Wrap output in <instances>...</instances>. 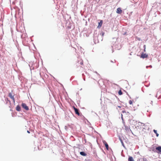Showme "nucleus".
Instances as JSON below:
<instances>
[{
    "label": "nucleus",
    "instance_id": "21",
    "mask_svg": "<svg viewBox=\"0 0 161 161\" xmlns=\"http://www.w3.org/2000/svg\"><path fill=\"white\" fill-rule=\"evenodd\" d=\"M131 161H134L132 157H131Z\"/></svg>",
    "mask_w": 161,
    "mask_h": 161
},
{
    "label": "nucleus",
    "instance_id": "24",
    "mask_svg": "<svg viewBox=\"0 0 161 161\" xmlns=\"http://www.w3.org/2000/svg\"><path fill=\"white\" fill-rule=\"evenodd\" d=\"M27 132L28 133H30V131H29V130H27Z\"/></svg>",
    "mask_w": 161,
    "mask_h": 161
},
{
    "label": "nucleus",
    "instance_id": "4",
    "mask_svg": "<svg viewBox=\"0 0 161 161\" xmlns=\"http://www.w3.org/2000/svg\"><path fill=\"white\" fill-rule=\"evenodd\" d=\"M22 107L25 109L26 110H28L29 109L28 107L27 106L26 104L25 103H22L21 104Z\"/></svg>",
    "mask_w": 161,
    "mask_h": 161
},
{
    "label": "nucleus",
    "instance_id": "25",
    "mask_svg": "<svg viewBox=\"0 0 161 161\" xmlns=\"http://www.w3.org/2000/svg\"><path fill=\"white\" fill-rule=\"evenodd\" d=\"M137 39H138V40H139V41L140 40V39L139 38H138Z\"/></svg>",
    "mask_w": 161,
    "mask_h": 161
},
{
    "label": "nucleus",
    "instance_id": "18",
    "mask_svg": "<svg viewBox=\"0 0 161 161\" xmlns=\"http://www.w3.org/2000/svg\"><path fill=\"white\" fill-rule=\"evenodd\" d=\"M128 161H131V157H129L128 158Z\"/></svg>",
    "mask_w": 161,
    "mask_h": 161
},
{
    "label": "nucleus",
    "instance_id": "20",
    "mask_svg": "<svg viewBox=\"0 0 161 161\" xmlns=\"http://www.w3.org/2000/svg\"><path fill=\"white\" fill-rule=\"evenodd\" d=\"M161 98V95H160L159 97H158V99H160Z\"/></svg>",
    "mask_w": 161,
    "mask_h": 161
},
{
    "label": "nucleus",
    "instance_id": "29",
    "mask_svg": "<svg viewBox=\"0 0 161 161\" xmlns=\"http://www.w3.org/2000/svg\"><path fill=\"white\" fill-rule=\"evenodd\" d=\"M150 115H148V116L149 117H150Z\"/></svg>",
    "mask_w": 161,
    "mask_h": 161
},
{
    "label": "nucleus",
    "instance_id": "32",
    "mask_svg": "<svg viewBox=\"0 0 161 161\" xmlns=\"http://www.w3.org/2000/svg\"><path fill=\"white\" fill-rule=\"evenodd\" d=\"M10 103V101L9 100H8Z\"/></svg>",
    "mask_w": 161,
    "mask_h": 161
},
{
    "label": "nucleus",
    "instance_id": "2",
    "mask_svg": "<svg viewBox=\"0 0 161 161\" xmlns=\"http://www.w3.org/2000/svg\"><path fill=\"white\" fill-rule=\"evenodd\" d=\"M148 55L146 53H141V54L140 56V58L143 59L147 58Z\"/></svg>",
    "mask_w": 161,
    "mask_h": 161
},
{
    "label": "nucleus",
    "instance_id": "1",
    "mask_svg": "<svg viewBox=\"0 0 161 161\" xmlns=\"http://www.w3.org/2000/svg\"><path fill=\"white\" fill-rule=\"evenodd\" d=\"M139 125H141L142 126H143L144 127H143V129L149 130V126L150 124L149 123H147L146 124H144L141 122H138Z\"/></svg>",
    "mask_w": 161,
    "mask_h": 161
},
{
    "label": "nucleus",
    "instance_id": "31",
    "mask_svg": "<svg viewBox=\"0 0 161 161\" xmlns=\"http://www.w3.org/2000/svg\"><path fill=\"white\" fill-rule=\"evenodd\" d=\"M144 52L145 51V49H144Z\"/></svg>",
    "mask_w": 161,
    "mask_h": 161
},
{
    "label": "nucleus",
    "instance_id": "16",
    "mask_svg": "<svg viewBox=\"0 0 161 161\" xmlns=\"http://www.w3.org/2000/svg\"><path fill=\"white\" fill-rule=\"evenodd\" d=\"M118 94L119 95H121L122 94V92L121 90H120L118 92Z\"/></svg>",
    "mask_w": 161,
    "mask_h": 161
},
{
    "label": "nucleus",
    "instance_id": "11",
    "mask_svg": "<svg viewBox=\"0 0 161 161\" xmlns=\"http://www.w3.org/2000/svg\"><path fill=\"white\" fill-rule=\"evenodd\" d=\"M103 24V20H101L100 22L98 23V25L97 26L98 28H100L102 26Z\"/></svg>",
    "mask_w": 161,
    "mask_h": 161
},
{
    "label": "nucleus",
    "instance_id": "17",
    "mask_svg": "<svg viewBox=\"0 0 161 161\" xmlns=\"http://www.w3.org/2000/svg\"><path fill=\"white\" fill-rule=\"evenodd\" d=\"M152 66L151 65H150L149 66H146V68H152Z\"/></svg>",
    "mask_w": 161,
    "mask_h": 161
},
{
    "label": "nucleus",
    "instance_id": "6",
    "mask_svg": "<svg viewBox=\"0 0 161 161\" xmlns=\"http://www.w3.org/2000/svg\"><path fill=\"white\" fill-rule=\"evenodd\" d=\"M73 108L75 110V113L77 114L78 116H79L80 115V114L79 112V110L76 108L74 106L73 107Z\"/></svg>",
    "mask_w": 161,
    "mask_h": 161
},
{
    "label": "nucleus",
    "instance_id": "19",
    "mask_svg": "<svg viewBox=\"0 0 161 161\" xmlns=\"http://www.w3.org/2000/svg\"><path fill=\"white\" fill-rule=\"evenodd\" d=\"M143 48H144V49H145H145H146V45H144L143 46Z\"/></svg>",
    "mask_w": 161,
    "mask_h": 161
},
{
    "label": "nucleus",
    "instance_id": "9",
    "mask_svg": "<svg viewBox=\"0 0 161 161\" xmlns=\"http://www.w3.org/2000/svg\"><path fill=\"white\" fill-rule=\"evenodd\" d=\"M103 144L105 145L106 149L108 150V145L107 142L105 141H103Z\"/></svg>",
    "mask_w": 161,
    "mask_h": 161
},
{
    "label": "nucleus",
    "instance_id": "10",
    "mask_svg": "<svg viewBox=\"0 0 161 161\" xmlns=\"http://www.w3.org/2000/svg\"><path fill=\"white\" fill-rule=\"evenodd\" d=\"M122 12V10L121 8H119L117 9L116 13L118 14H121Z\"/></svg>",
    "mask_w": 161,
    "mask_h": 161
},
{
    "label": "nucleus",
    "instance_id": "27",
    "mask_svg": "<svg viewBox=\"0 0 161 161\" xmlns=\"http://www.w3.org/2000/svg\"><path fill=\"white\" fill-rule=\"evenodd\" d=\"M136 108H134L133 110H134V111H135V110H136Z\"/></svg>",
    "mask_w": 161,
    "mask_h": 161
},
{
    "label": "nucleus",
    "instance_id": "23",
    "mask_svg": "<svg viewBox=\"0 0 161 161\" xmlns=\"http://www.w3.org/2000/svg\"><path fill=\"white\" fill-rule=\"evenodd\" d=\"M131 100H130L129 101V103L130 104H131Z\"/></svg>",
    "mask_w": 161,
    "mask_h": 161
},
{
    "label": "nucleus",
    "instance_id": "30",
    "mask_svg": "<svg viewBox=\"0 0 161 161\" xmlns=\"http://www.w3.org/2000/svg\"><path fill=\"white\" fill-rule=\"evenodd\" d=\"M153 103V101H151V103Z\"/></svg>",
    "mask_w": 161,
    "mask_h": 161
},
{
    "label": "nucleus",
    "instance_id": "15",
    "mask_svg": "<svg viewBox=\"0 0 161 161\" xmlns=\"http://www.w3.org/2000/svg\"><path fill=\"white\" fill-rule=\"evenodd\" d=\"M141 161H147V159L146 158H143L140 159Z\"/></svg>",
    "mask_w": 161,
    "mask_h": 161
},
{
    "label": "nucleus",
    "instance_id": "12",
    "mask_svg": "<svg viewBox=\"0 0 161 161\" xmlns=\"http://www.w3.org/2000/svg\"><path fill=\"white\" fill-rule=\"evenodd\" d=\"M16 110L18 111H20L21 110L20 107L19 105H17L16 107Z\"/></svg>",
    "mask_w": 161,
    "mask_h": 161
},
{
    "label": "nucleus",
    "instance_id": "28",
    "mask_svg": "<svg viewBox=\"0 0 161 161\" xmlns=\"http://www.w3.org/2000/svg\"><path fill=\"white\" fill-rule=\"evenodd\" d=\"M131 134H132L133 135H134V134H133V133H132V131L131 132Z\"/></svg>",
    "mask_w": 161,
    "mask_h": 161
},
{
    "label": "nucleus",
    "instance_id": "7",
    "mask_svg": "<svg viewBox=\"0 0 161 161\" xmlns=\"http://www.w3.org/2000/svg\"><path fill=\"white\" fill-rule=\"evenodd\" d=\"M8 96L13 100L14 103H15V100L14 96L12 95L11 93H8Z\"/></svg>",
    "mask_w": 161,
    "mask_h": 161
},
{
    "label": "nucleus",
    "instance_id": "3",
    "mask_svg": "<svg viewBox=\"0 0 161 161\" xmlns=\"http://www.w3.org/2000/svg\"><path fill=\"white\" fill-rule=\"evenodd\" d=\"M156 149L158 153L161 154V146H158L156 147Z\"/></svg>",
    "mask_w": 161,
    "mask_h": 161
},
{
    "label": "nucleus",
    "instance_id": "8",
    "mask_svg": "<svg viewBox=\"0 0 161 161\" xmlns=\"http://www.w3.org/2000/svg\"><path fill=\"white\" fill-rule=\"evenodd\" d=\"M78 63H79V64L81 65H83V60L81 58L79 59L78 60Z\"/></svg>",
    "mask_w": 161,
    "mask_h": 161
},
{
    "label": "nucleus",
    "instance_id": "5",
    "mask_svg": "<svg viewBox=\"0 0 161 161\" xmlns=\"http://www.w3.org/2000/svg\"><path fill=\"white\" fill-rule=\"evenodd\" d=\"M137 121H136L132 120V121H131V126H132L133 127H134V126H136L137 124Z\"/></svg>",
    "mask_w": 161,
    "mask_h": 161
},
{
    "label": "nucleus",
    "instance_id": "22",
    "mask_svg": "<svg viewBox=\"0 0 161 161\" xmlns=\"http://www.w3.org/2000/svg\"><path fill=\"white\" fill-rule=\"evenodd\" d=\"M133 100H132V101L131 100V105H133Z\"/></svg>",
    "mask_w": 161,
    "mask_h": 161
},
{
    "label": "nucleus",
    "instance_id": "14",
    "mask_svg": "<svg viewBox=\"0 0 161 161\" xmlns=\"http://www.w3.org/2000/svg\"><path fill=\"white\" fill-rule=\"evenodd\" d=\"M153 131L154 132V133H155L156 135V136L157 137H158L159 136V134L157 133V130H153Z\"/></svg>",
    "mask_w": 161,
    "mask_h": 161
},
{
    "label": "nucleus",
    "instance_id": "13",
    "mask_svg": "<svg viewBox=\"0 0 161 161\" xmlns=\"http://www.w3.org/2000/svg\"><path fill=\"white\" fill-rule=\"evenodd\" d=\"M80 154L83 156H86V154L83 152H80Z\"/></svg>",
    "mask_w": 161,
    "mask_h": 161
},
{
    "label": "nucleus",
    "instance_id": "26",
    "mask_svg": "<svg viewBox=\"0 0 161 161\" xmlns=\"http://www.w3.org/2000/svg\"><path fill=\"white\" fill-rule=\"evenodd\" d=\"M158 92H157V94L156 95V97H157V95H158Z\"/></svg>",
    "mask_w": 161,
    "mask_h": 161
}]
</instances>
